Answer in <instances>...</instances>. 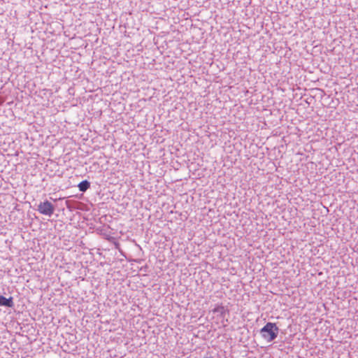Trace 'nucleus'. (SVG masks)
Wrapping results in <instances>:
<instances>
[{
    "instance_id": "nucleus-2",
    "label": "nucleus",
    "mask_w": 358,
    "mask_h": 358,
    "mask_svg": "<svg viewBox=\"0 0 358 358\" xmlns=\"http://www.w3.org/2000/svg\"><path fill=\"white\" fill-rule=\"evenodd\" d=\"M38 210L42 215L51 216L54 213L55 208L50 201H45L38 205Z\"/></svg>"
},
{
    "instance_id": "nucleus-4",
    "label": "nucleus",
    "mask_w": 358,
    "mask_h": 358,
    "mask_svg": "<svg viewBox=\"0 0 358 358\" xmlns=\"http://www.w3.org/2000/svg\"><path fill=\"white\" fill-rule=\"evenodd\" d=\"M78 187L80 191L85 192L87 189L90 188V184L87 180H83L78 184Z\"/></svg>"
},
{
    "instance_id": "nucleus-1",
    "label": "nucleus",
    "mask_w": 358,
    "mask_h": 358,
    "mask_svg": "<svg viewBox=\"0 0 358 358\" xmlns=\"http://www.w3.org/2000/svg\"><path fill=\"white\" fill-rule=\"evenodd\" d=\"M278 327L275 323L268 322L260 330L262 337L267 342H271L276 338L278 334Z\"/></svg>"
},
{
    "instance_id": "nucleus-3",
    "label": "nucleus",
    "mask_w": 358,
    "mask_h": 358,
    "mask_svg": "<svg viewBox=\"0 0 358 358\" xmlns=\"http://www.w3.org/2000/svg\"><path fill=\"white\" fill-rule=\"evenodd\" d=\"M0 306L12 308L13 306V298H6L3 296L0 295Z\"/></svg>"
},
{
    "instance_id": "nucleus-5",
    "label": "nucleus",
    "mask_w": 358,
    "mask_h": 358,
    "mask_svg": "<svg viewBox=\"0 0 358 358\" xmlns=\"http://www.w3.org/2000/svg\"><path fill=\"white\" fill-rule=\"evenodd\" d=\"M214 313H219L222 317H225L226 313L227 310L225 309V308L222 306H217L215 307V308L213 310Z\"/></svg>"
}]
</instances>
